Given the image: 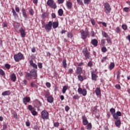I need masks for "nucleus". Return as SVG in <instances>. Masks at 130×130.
<instances>
[{
  "instance_id": "f257e3e1",
  "label": "nucleus",
  "mask_w": 130,
  "mask_h": 130,
  "mask_svg": "<svg viewBox=\"0 0 130 130\" xmlns=\"http://www.w3.org/2000/svg\"><path fill=\"white\" fill-rule=\"evenodd\" d=\"M14 58L16 62H19L20 60L24 59V55L21 53H18L17 54L14 55Z\"/></svg>"
},
{
  "instance_id": "f03ea898",
  "label": "nucleus",
  "mask_w": 130,
  "mask_h": 130,
  "mask_svg": "<svg viewBox=\"0 0 130 130\" xmlns=\"http://www.w3.org/2000/svg\"><path fill=\"white\" fill-rule=\"evenodd\" d=\"M105 13L106 14H109L111 12V7L109 3H106L104 4Z\"/></svg>"
},
{
  "instance_id": "7ed1b4c3",
  "label": "nucleus",
  "mask_w": 130,
  "mask_h": 130,
  "mask_svg": "<svg viewBox=\"0 0 130 130\" xmlns=\"http://www.w3.org/2000/svg\"><path fill=\"white\" fill-rule=\"evenodd\" d=\"M41 116L43 119H48L49 118V113L47 111L44 110L41 112Z\"/></svg>"
},
{
  "instance_id": "20e7f679",
  "label": "nucleus",
  "mask_w": 130,
  "mask_h": 130,
  "mask_svg": "<svg viewBox=\"0 0 130 130\" xmlns=\"http://www.w3.org/2000/svg\"><path fill=\"white\" fill-rule=\"evenodd\" d=\"M82 53L85 56L86 59H89V58L91 57V56H90V53L88 51V49H87V48L83 49Z\"/></svg>"
},
{
  "instance_id": "39448f33",
  "label": "nucleus",
  "mask_w": 130,
  "mask_h": 130,
  "mask_svg": "<svg viewBox=\"0 0 130 130\" xmlns=\"http://www.w3.org/2000/svg\"><path fill=\"white\" fill-rule=\"evenodd\" d=\"M47 5L49 7L52 8V9H56V4L54 3L53 0H48Z\"/></svg>"
},
{
  "instance_id": "423d86ee",
  "label": "nucleus",
  "mask_w": 130,
  "mask_h": 130,
  "mask_svg": "<svg viewBox=\"0 0 130 130\" xmlns=\"http://www.w3.org/2000/svg\"><path fill=\"white\" fill-rule=\"evenodd\" d=\"M30 76H31V78H33L34 80H37V71L32 69L30 72Z\"/></svg>"
},
{
  "instance_id": "0eeeda50",
  "label": "nucleus",
  "mask_w": 130,
  "mask_h": 130,
  "mask_svg": "<svg viewBox=\"0 0 130 130\" xmlns=\"http://www.w3.org/2000/svg\"><path fill=\"white\" fill-rule=\"evenodd\" d=\"M52 28V22L51 21H49L48 24L45 25V29L46 32H50V30H51Z\"/></svg>"
},
{
  "instance_id": "6e6552de",
  "label": "nucleus",
  "mask_w": 130,
  "mask_h": 130,
  "mask_svg": "<svg viewBox=\"0 0 130 130\" xmlns=\"http://www.w3.org/2000/svg\"><path fill=\"white\" fill-rule=\"evenodd\" d=\"M80 33L81 35V38L83 40H85L87 38V36L89 35V31H85L84 30L82 29L80 30Z\"/></svg>"
},
{
  "instance_id": "1a4fd4ad",
  "label": "nucleus",
  "mask_w": 130,
  "mask_h": 130,
  "mask_svg": "<svg viewBox=\"0 0 130 130\" xmlns=\"http://www.w3.org/2000/svg\"><path fill=\"white\" fill-rule=\"evenodd\" d=\"M77 92L80 94L82 95V96H86V95H87V90H86L85 89H83L81 87H79L78 89Z\"/></svg>"
},
{
  "instance_id": "9d476101",
  "label": "nucleus",
  "mask_w": 130,
  "mask_h": 130,
  "mask_svg": "<svg viewBox=\"0 0 130 130\" xmlns=\"http://www.w3.org/2000/svg\"><path fill=\"white\" fill-rule=\"evenodd\" d=\"M91 80L92 81H97V78H98V76L97 74H95L94 71H91Z\"/></svg>"
},
{
  "instance_id": "9b49d317",
  "label": "nucleus",
  "mask_w": 130,
  "mask_h": 130,
  "mask_svg": "<svg viewBox=\"0 0 130 130\" xmlns=\"http://www.w3.org/2000/svg\"><path fill=\"white\" fill-rule=\"evenodd\" d=\"M34 106L35 107L38 108L40 107V106H42V103L40 102L39 100H36L35 102Z\"/></svg>"
},
{
  "instance_id": "f8f14e48",
  "label": "nucleus",
  "mask_w": 130,
  "mask_h": 130,
  "mask_svg": "<svg viewBox=\"0 0 130 130\" xmlns=\"http://www.w3.org/2000/svg\"><path fill=\"white\" fill-rule=\"evenodd\" d=\"M19 32H20V36L22 38H24L26 36V32H25V29L23 28H21L19 30Z\"/></svg>"
},
{
  "instance_id": "ddd939ff",
  "label": "nucleus",
  "mask_w": 130,
  "mask_h": 130,
  "mask_svg": "<svg viewBox=\"0 0 130 130\" xmlns=\"http://www.w3.org/2000/svg\"><path fill=\"white\" fill-rule=\"evenodd\" d=\"M82 119L83 125H87V124H88V120L87 119V117H86V116H82Z\"/></svg>"
},
{
  "instance_id": "4468645a",
  "label": "nucleus",
  "mask_w": 130,
  "mask_h": 130,
  "mask_svg": "<svg viewBox=\"0 0 130 130\" xmlns=\"http://www.w3.org/2000/svg\"><path fill=\"white\" fill-rule=\"evenodd\" d=\"M31 101V99L29 97H25L23 99L22 101L24 104L25 105H27V103H29L30 101Z\"/></svg>"
},
{
  "instance_id": "2eb2a0df",
  "label": "nucleus",
  "mask_w": 130,
  "mask_h": 130,
  "mask_svg": "<svg viewBox=\"0 0 130 130\" xmlns=\"http://www.w3.org/2000/svg\"><path fill=\"white\" fill-rule=\"evenodd\" d=\"M91 43L93 46L96 47L98 45V41L96 39H93L91 40Z\"/></svg>"
},
{
  "instance_id": "dca6fc26",
  "label": "nucleus",
  "mask_w": 130,
  "mask_h": 130,
  "mask_svg": "<svg viewBox=\"0 0 130 130\" xmlns=\"http://www.w3.org/2000/svg\"><path fill=\"white\" fill-rule=\"evenodd\" d=\"M76 73L77 75H81V74H82V73H83V69L81 67H78L76 69Z\"/></svg>"
},
{
  "instance_id": "f3484780",
  "label": "nucleus",
  "mask_w": 130,
  "mask_h": 130,
  "mask_svg": "<svg viewBox=\"0 0 130 130\" xmlns=\"http://www.w3.org/2000/svg\"><path fill=\"white\" fill-rule=\"evenodd\" d=\"M29 64H30V66L32 67V68H34V69H35L36 70H37V68H37V64L35 63L34 62H33V61L32 60H30L29 61Z\"/></svg>"
},
{
  "instance_id": "a211bd4d",
  "label": "nucleus",
  "mask_w": 130,
  "mask_h": 130,
  "mask_svg": "<svg viewBox=\"0 0 130 130\" xmlns=\"http://www.w3.org/2000/svg\"><path fill=\"white\" fill-rule=\"evenodd\" d=\"M66 6L68 10H71L72 8H73V4L70 2H67Z\"/></svg>"
},
{
  "instance_id": "6ab92c4d",
  "label": "nucleus",
  "mask_w": 130,
  "mask_h": 130,
  "mask_svg": "<svg viewBox=\"0 0 130 130\" xmlns=\"http://www.w3.org/2000/svg\"><path fill=\"white\" fill-rule=\"evenodd\" d=\"M25 78L26 80H28V81H30L32 79V76H31L30 73H27L25 75Z\"/></svg>"
},
{
  "instance_id": "aec40b11",
  "label": "nucleus",
  "mask_w": 130,
  "mask_h": 130,
  "mask_svg": "<svg viewBox=\"0 0 130 130\" xmlns=\"http://www.w3.org/2000/svg\"><path fill=\"white\" fill-rule=\"evenodd\" d=\"M11 78L13 82H16V80H17V77L16 76V75L14 73L11 74Z\"/></svg>"
},
{
  "instance_id": "412c9836",
  "label": "nucleus",
  "mask_w": 130,
  "mask_h": 130,
  "mask_svg": "<svg viewBox=\"0 0 130 130\" xmlns=\"http://www.w3.org/2000/svg\"><path fill=\"white\" fill-rule=\"evenodd\" d=\"M47 101L49 102V103H52V102H53V97L50 96L47 98Z\"/></svg>"
},
{
  "instance_id": "4be33fe9",
  "label": "nucleus",
  "mask_w": 130,
  "mask_h": 130,
  "mask_svg": "<svg viewBox=\"0 0 130 130\" xmlns=\"http://www.w3.org/2000/svg\"><path fill=\"white\" fill-rule=\"evenodd\" d=\"M115 124L117 127H119L120 126V124H121V122L120 120H117L115 121Z\"/></svg>"
},
{
  "instance_id": "5701e85b",
  "label": "nucleus",
  "mask_w": 130,
  "mask_h": 130,
  "mask_svg": "<svg viewBox=\"0 0 130 130\" xmlns=\"http://www.w3.org/2000/svg\"><path fill=\"white\" fill-rule=\"evenodd\" d=\"M52 25L53 29H56V28H57V27H58V22H53L52 23Z\"/></svg>"
},
{
  "instance_id": "b1692460",
  "label": "nucleus",
  "mask_w": 130,
  "mask_h": 130,
  "mask_svg": "<svg viewBox=\"0 0 130 130\" xmlns=\"http://www.w3.org/2000/svg\"><path fill=\"white\" fill-rule=\"evenodd\" d=\"M22 13L23 17H24V18H27V13L26 12V10L24 8L22 9Z\"/></svg>"
},
{
  "instance_id": "393cba45",
  "label": "nucleus",
  "mask_w": 130,
  "mask_h": 130,
  "mask_svg": "<svg viewBox=\"0 0 130 130\" xmlns=\"http://www.w3.org/2000/svg\"><path fill=\"white\" fill-rule=\"evenodd\" d=\"M11 94L10 90H7L2 93V96H8Z\"/></svg>"
},
{
  "instance_id": "a878e982",
  "label": "nucleus",
  "mask_w": 130,
  "mask_h": 130,
  "mask_svg": "<svg viewBox=\"0 0 130 130\" xmlns=\"http://www.w3.org/2000/svg\"><path fill=\"white\" fill-rule=\"evenodd\" d=\"M95 94L96 96H99L101 94V90H100V88H96L95 89Z\"/></svg>"
},
{
  "instance_id": "bb28decb",
  "label": "nucleus",
  "mask_w": 130,
  "mask_h": 130,
  "mask_svg": "<svg viewBox=\"0 0 130 130\" xmlns=\"http://www.w3.org/2000/svg\"><path fill=\"white\" fill-rule=\"evenodd\" d=\"M114 67H115V64H114V62H111L109 66L110 71L113 70V69H114Z\"/></svg>"
},
{
  "instance_id": "cd10ccee",
  "label": "nucleus",
  "mask_w": 130,
  "mask_h": 130,
  "mask_svg": "<svg viewBox=\"0 0 130 130\" xmlns=\"http://www.w3.org/2000/svg\"><path fill=\"white\" fill-rule=\"evenodd\" d=\"M58 16H60V17H61V16L63 15V10H62V9H59L58 11Z\"/></svg>"
},
{
  "instance_id": "c85d7f7f",
  "label": "nucleus",
  "mask_w": 130,
  "mask_h": 130,
  "mask_svg": "<svg viewBox=\"0 0 130 130\" xmlns=\"http://www.w3.org/2000/svg\"><path fill=\"white\" fill-rule=\"evenodd\" d=\"M12 13H13L14 17H15V18H18V14L15 11V9L14 8H12Z\"/></svg>"
},
{
  "instance_id": "c756f323",
  "label": "nucleus",
  "mask_w": 130,
  "mask_h": 130,
  "mask_svg": "<svg viewBox=\"0 0 130 130\" xmlns=\"http://www.w3.org/2000/svg\"><path fill=\"white\" fill-rule=\"evenodd\" d=\"M78 79L80 81V82H83L84 81V78H83V76L80 75H78Z\"/></svg>"
},
{
  "instance_id": "7c9ffc66",
  "label": "nucleus",
  "mask_w": 130,
  "mask_h": 130,
  "mask_svg": "<svg viewBox=\"0 0 130 130\" xmlns=\"http://www.w3.org/2000/svg\"><path fill=\"white\" fill-rule=\"evenodd\" d=\"M102 34L103 36L105 37V38H108V37H109V36L107 35V33H106L105 31H102Z\"/></svg>"
},
{
  "instance_id": "2f4dec72",
  "label": "nucleus",
  "mask_w": 130,
  "mask_h": 130,
  "mask_svg": "<svg viewBox=\"0 0 130 130\" xmlns=\"http://www.w3.org/2000/svg\"><path fill=\"white\" fill-rule=\"evenodd\" d=\"M50 96V92L49 91H45V98H48V97Z\"/></svg>"
},
{
  "instance_id": "473e14b6",
  "label": "nucleus",
  "mask_w": 130,
  "mask_h": 130,
  "mask_svg": "<svg viewBox=\"0 0 130 130\" xmlns=\"http://www.w3.org/2000/svg\"><path fill=\"white\" fill-rule=\"evenodd\" d=\"M68 90V87L67 86H64L63 87L62 92L63 94H64L66 93V91Z\"/></svg>"
},
{
  "instance_id": "72a5a7b5",
  "label": "nucleus",
  "mask_w": 130,
  "mask_h": 130,
  "mask_svg": "<svg viewBox=\"0 0 130 130\" xmlns=\"http://www.w3.org/2000/svg\"><path fill=\"white\" fill-rule=\"evenodd\" d=\"M62 64L63 68L66 69L67 68V60L66 59H64L62 61Z\"/></svg>"
},
{
  "instance_id": "f704fd0d",
  "label": "nucleus",
  "mask_w": 130,
  "mask_h": 130,
  "mask_svg": "<svg viewBox=\"0 0 130 130\" xmlns=\"http://www.w3.org/2000/svg\"><path fill=\"white\" fill-rule=\"evenodd\" d=\"M28 12H29V13L30 14V15H31V16H33V15L34 14V11H33L32 9L29 8L28 9Z\"/></svg>"
},
{
  "instance_id": "c9c22d12",
  "label": "nucleus",
  "mask_w": 130,
  "mask_h": 130,
  "mask_svg": "<svg viewBox=\"0 0 130 130\" xmlns=\"http://www.w3.org/2000/svg\"><path fill=\"white\" fill-rule=\"evenodd\" d=\"M110 112H111V114L113 115L115 113V109L111 108L110 109Z\"/></svg>"
},
{
  "instance_id": "e433bc0d",
  "label": "nucleus",
  "mask_w": 130,
  "mask_h": 130,
  "mask_svg": "<svg viewBox=\"0 0 130 130\" xmlns=\"http://www.w3.org/2000/svg\"><path fill=\"white\" fill-rule=\"evenodd\" d=\"M83 2L85 5H89L91 3V0H83Z\"/></svg>"
},
{
  "instance_id": "4c0bfd02",
  "label": "nucleus",
  "mask_w": 130,
  "mask_h": 130,
  "mask_svg": "<svg viewBox=\"0 0 130 130\" xmlns=\"http://www.w3.org/2000/svg\"><path fill=\"white\" fill-rule=\"evenodd\" d=\"M28 110H29V111H31L33 110V109H34V108H33V106H32V105H28Z\"/></svg>"
},
{
  "instance_id": "58836bf2",
  "label": "nucleus",
  "mask_w": 130,
  "mask_h": 130,
  "mask_svg": "<svg viewBox=\"0 0 130 130\" xmlns=\"http://www.w3.org/2000/svg\"><path fill=\"white\" fill-rule=\"evenodd\" d=\"M0 75H1V76L6 75V73H5V71H4V70H3L2 69H0Z\"/></svg>"
},
{
  "instance_id": "ea45409f",
  "label": "nucleus",
  "mask_w": 130,
  "mask_h": 130,
  "mask_svg": "<svg viewBox=\"0 0 130 130\" xmlns=\"http://www.w3.org/2000/svg\"><path fill=\"white\" fill-rule=\"evenodd\" d=\"M88 67H89V68H92V67H93V62H92V61H90L88 62Z\"/></svg>"
},
{
  "instance_id": "a19ab883",
  "label": "nucleus",
  "mask_w": 130,
  "mask_h": 130,
  "mask_svg": "<svg viewBox=\"0 0 130 130\" xmlns=\"http://www.w3.org/2000/svg\"><path fill=\"white\" fill-rule=\"evenodd\" d=\"M80 96H79V95L78 94H75L73 96V99H75L76 100H77V99H79Z\"/></svg>"
},
{
  "instance_id": "79ce46f5",
  "label": "nucleus",
  "mask_w": 130,
  "mask_h": 130,
  "mask_svg": "<svg viewBox=\"0 0 130 130\" xmlns=\"http://www.w3.org/2000/svg\"><path fill=\"white\" fill-rule=\"evenodd\" d=\"M47 16H48L47 13L44 12V13H43L42 14V18L43 19H44L46 17H47Z\"/></svg>"
},
{
  "instance_id": "37998d69",
  "label": "nucleus",
  "mask_w": 130,
  "mask_h": 130,
  "mask_svg": "<svg viewBox=\"0 0 130 130\" xmlns=\"http://www.w3.org/2000/svg\"><path fill=\"white\" fill-rule=\"evenodd\" d=\"M87 129H91L92 128V124L91 123H89L87 124Z\"/></svg>"
},
{
  "instance_id": "c03bdc74",
  "label": "nucleus",
  "mask_w": 130,
  "mask_h": 130,
  "mask_svg": "<svg viewBox=\"0 0 130 130\" xmlns=\"http://www.w3.org/2000/svg\"><path fill=\"white\" fill-rule=\"evenodd\" d=\"M113 117L114 118V119H118V116L116 113H115V114H113Z\"/></svg>"
},
{
  "instance_id": "a18cd8bd",
  "label": "nucleus",
  "mask_w": 130,
  "mask_h": 130,
  "mask_svg": "<svg viewBox=\"0 0 130 130\" xmlns=\"http://www.w3.org/2000/svg\"><path fill=\"white\" fill-rule=\"evenodd\" d=\"M122 28L123 30H126L127 29V26L125 24H122Z\"/></svg>"
},
{
  "instance_id": "49530a36",
  "label": "nucleus",
  "mask_w": 130,
  "mask_h": 130,
  "mask_svg": "<svg viewBox=\"0 0 130 130\" xmlns=\"http://www.w3.org/2000/svg\"><path fill=\"white\" fill-rule=\"evenodd\" d=\"M77 2L78 5L82 6L83 5V1L82 0H77Z\"/></svg>"
},
{
  "instance_id": "de8ad7c7",
  "label": "nucleus",
  "mask_w": 130,
  "mask_h": 130,
  "mask_svg": "<svg viewBox=\"0 0 130 130\" xmlns=\"http://www.w3.org/2000/svg\"><path fill=\"white\" fill-rule=\"evenodd\" d=\"M106 41L109 44L111 43V39H110V37H108V38H107Z\"/></svg>"
},
{
  "instance_id": "09e8293b",
  "label": "nucleus",
  "mask_w": 130,
  "mask_h": 130,
  "mask_svg": "<svg viewBox=\"0 0 130 130\" xmlns=\"http://www.w3.org/2000/svg\"><path fill=\"white\" fill-rule=\"evenodd\" d=\"M5 68H6L7 70H10V69H11V65L8 63H6L5 64Z\"/></svg>"
},
{
  "instance_id": "8fccbe9b",
  "label": "nucleus",
  "mask_w": 130,
  "mask_h": 130,
  "mask_svg": "<svg viewBox=\"0 0 130 130\" xmlns=\"http://www.w3.org/2000/svg\"><path fill=\"white\" fill-rule=\"evenodd\" d=\"M31 114L35 116V115H37V112L35 110H33L31 112Z\"/></svg>"
},
{
  "instance_id": "3c124183",
  "label": "nucleus",
  "mask_w": 130,
  "mask_h": 130,
  "mask_svg": "<svg viewBox=\"0 0 130 130\" xmlns=\"http://www.w3.org/2000/svg\"><path fill=\"white\" fill-rule=\"evenodd\" d=\"M102 52H106V51H107V49H106V47H103L102 48Z\"/></svg>"
},
{
  "instance_id": "603ef678",
  "label": "nucleus",
  "mask_w": 130,
  "mask_h": 130,
  "mask_svg": "<svg viewBox=\"0 0 130 130\" xmlns=\"http://www.w3.org/2000/svg\"><path fill=\"white\" fill-rule=\"evenodd\" d=\"M107 59V57L105 56L102 59V62H105L106 61V60Z\"/></svg>"
},
{
  "instance_id": "864d4df0",
  "label": "nucleus",
  "mask_w": 130,
  "mask_h": 130,
  "mask_svg": "<svg viewBox=\"0 0 130 130\" xmlns=\"http://www.w3.org/2000/svg\"><path fill=\"white\" fill-rule=\"evenodd\" d=\"M115 87L116 88V89H117L118 90H120L121 87L120 86V85L119 84H116L115 85Z\"/></svg>"
},
{
  "instance_id": "5fc2aeb1",
  "label": "nucleus",
  "mask_w": 130,
  "mask_h": 130,
  "mask_svg": "<svg viewBox=\"0 0 130 130\" xmlns=\"http://www.w3.org/2000/svg\"><path fill=\"white\" fill-rule=\"evenodd\" d=\"M67 36L69 38H72V37H73V34H72V32H69Z\"/></svg>"
},
{
  "instance_id": "6e6d98bb",
  "label": "nucleus",
  "mask_w": 130,
  "mask_h": 130,
  "mask_svg": "<svg viewBox=\"0 0 130 130\" xmlns=\"http://www.w3.org/2000/svg\"><path fill=\"white\" fill-rule=\"evenodd\" d=\"M46 86L47 88H50V87H51V84L49 82H47L46 83Z\"/></svg>"
},
{
  "instance_id": "4d7b16f0",
  "label": "nucleus",
  "mask_w": 130,
  "mask_h": 130,
  "mask_svg": "<svg viewBox=\"0 0 130 130\" xmlns=\"http://www.w3.org/2000/svg\"><path fill=\"white\" fill-rule=\"evenodd\" d=\"M91 23L93 26H95V24H96V22H95V20L94 19H91Z\"/></svg>"
},
{
  "instance_id": "13d9d810",
  "label": "nucleus",
  "mask_w": 130,
  "mask_h": 130,
  "mask_svg": "<svg viewBox=\"0 0 130 130\" xmlns=\"http://www.w3.org/2000/svg\"><path fill=\"white\" fill-rule=\"evenodd\" d=\"M38 67L40 69H42V63H41V62L38 63Z\"/></svg>"
},
{
  "instance_id": "bf43d9fd",
  "label": "nucleus",
  "mask_w": 130,
  "mask_h": 130,
  "mask_svg": "<svg viewBox=\"0 0 130 130\" xmlns=\"http://www.w3.org/2000/svg\"><path fill=\"white\" fill-rule=\"evenodd\" d=\"M54 126H55V127H58V126L59 125V123L58 122H55L54 123Z\"/></svg>"
},
{
  "instance_id": "052dcab7",
  "label": "nucleus",
  "mask_w": 130,
  "mask_h": 130,
  "mask_svg": "<svg viewBox=\"0 0 130 130\" xmlns=\"http://www.w3.org/2000/svg\"><path fill=\"white\" fill-rule=\"evenodd\" d=\"M116 32L118 34L120 33V28H119V27H117L116 28Z\"/></svg>"
},
{
  "instance_id": "680f3d73",
  "label": "nucleus",
  "mask_w": 130,
  "mask_h": 130,
  "mask_svg": "<svg viewBox=\"0 0 130 130\" xmlns=\"http://www.w3.org/2000/svg\"><path fill=\"white\" fill-rule=\"evenodd\" d=\"M65 110L68 112V111L70 110V107H69V106H66L65 107Z\"/></svg>"
},
{
  "instance_id": "e2e57ef3",
  "label": "nucleus",
  "mask_w": 130,
  "mask_h": 130,
  "mask_svg": "<svg viewBox=\"0 0 130 130\" xmlns=\"http://www.w3.org/2000/svg\"><path fill=\"white\" fill-rule=\"evenodd\" d=\"M15 11L17 12V13H20V8L19 7H16L15 8Z\"/></svg>"
},
{
  "instance_id": "0e129e2a",
  "label": "nucleus",
  "mask_w": 130,
  "mask_h": 130,
  "mask_svg": "<svg viewBox=\"0 0 130 130\" xmlns=\"http://www.w3.org/2000/svg\"><path fill=\"white\" fill-rule=\"evenodd\" d=\"M124 11H125V12H126V13H127V12H128V11H129V8H127V7H125L124 8Z\"/></svg>"
},
{
  "instance_id": "69168bd1",
  "label": "nucleus",
  "mask_w": 130,
  "mask_h": 130,
  "mask_svg": "<svg viewBox=\"0 0 130 130\" xmlns=\"http://www.w3.org/2000/svg\"><path fill=\"white\" fill-rule=\"evenodd\" d=\"M51 16L54 19H55V18H56V15H55V13H52Z\"/></svg>"
},
{
  "instance_id": "338daca9",
  "label": "nucleus",
  "mask_w": 130,
  "mask_h": 130,
  "mask_svg": "<svg viewBox=\"0 0 130 130\" xmlns=\"http://www.w3.org/2000/svg\"><path fill=\"white\" fill-rule=\"evenodd\" d=\"M73 70L72 69H69L68 70L69 74H73Z\"/></svg>"
},
{
  "instance_id": "774afa93",
  "label": "nucleus",
  "mask_w": 130,
  "mask_h": 130,
  "mask_svg": "<svg viewBox=\"0 0 130 130\" xmlns=\"http://www.w3.org/2000/svg\"><path fill=\"white\" fill-rule=\"evenodd\" d=\"M116 114H117V115H118V116H121V112H120L119 111H117L116 112Z\"/></svg>"
}]
</instances>
